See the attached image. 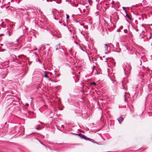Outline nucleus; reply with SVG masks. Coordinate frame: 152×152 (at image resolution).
Listing matches in <instances>:
<instances>
[{"label": "nucleus", "mask_w": 152, "mask_h": 152, "mask_svg": "<svg viewBox=\"0 0 152 152\" xmlns=\"http://www.w3.org/2000/svg\"><path fill=\"white\" fill-rule=\"evenodd\" d=\"M123 67L125 74L126 72L129 73L131 69V65L127 63H124L123 65Z\"/></svg>", "instance_id": "1"}, {"label": "nucleus", "mask_w": 152, "mask_h": 152, "mask_svg": "<svg viewBox=\"0 0 152 152\" xmlns=\"http://www.w3.org/2000/svg\"><path fill=\"white\" fill-rule=\"evenodd\" d=\"M7 70L6 68H0V75L2 78H4L7 75Z\"/></svg>", "instance_id": "2"}, {"label": "nucleus", "mask_w": 152, "mask_h": 152, "mask_svg": "<svg viewBox=\"0 0 152 152\" xmlns=\"http://www.w3.org/2000/svg\"><path fill=\"white\" fill-rule=\"evenodd\" d=\"M75 134L76 135H78L81 139H84V140H88V138L85 135L83 134H82L81 133L79 134Z\"/></svg>", "instance_id": "3"}, {"label": "nucleus", "mask_w": 152, "mask_h": 152, "mask_svg": "<svg viewBox=\"0 0 152 152\" xmlns=\"http://www.w3.org/2000/svg\"><path fill=\"white\" fill-rule=\"evenodd\" d=\"M80 7L82 9H83V12H86V10L87 9L88 7L87 6H86L83 4H80Z\"/></svg>", "instance_id": "4"}, {"label": "nucleus", "mask_w": 152, "mask_h": 152, "mask_svg": "<svg viewBox=\"0 0 152 152\" xmlns=\"http://www.w3.org/2000/svg\"><path fill=\"white\" fill-rule=\"evenodd\" d=\"M12 107H10L9 108V109L10 110H12V111H14L15 110H17L19 111L20 110V108L18 107H13V108H14V109H12Z\"/></svg>", "instance_id": "5"}, {"label": "nucleus", "mask_w": 152, "mask_h": 152, "mask_svg": "<svg viewBox=\"0 0 152 152\" xmlns=\"http://www.w3.org/2000/svg\"><path fill=\"white\" fill-rule=\"evenodd\" d=\"M117 120L118 121L119 124H121V123L122 121L124 120V118L122 117H120L117 118Z\"/></svg>", "instance_id": "6"}, {"label": "nucleus", "mask_w": 152, "mask_h": 152, "mask_svg": "<svg viewBox=\"0 0 152 152\" xmlns=\"http://www.w3.org/2000/svg\"><path fill=\"white\" fill-rule=\"evenodd\" d=\"M88 140L90 141V142H92L94 143H96L98 145H101V144H99V143H98L97 142H96V141H94V140L93 139H91L90 138H88Z\"/></svg>", "instance_id": "7"}, {"label": "nucleus", "mask_w": 152, "mask_h": 152, "mask_svg": "<svg viewBox=\"0 0 152 152\" xmlns=\"http://www.w3.org/2000/svg\"><path fill=\"white\" fill-rule=\"evenodd\" d=\"M55 34H53V36H56L58 38H60L61 37V35L60 34L58 33L57 34V33L56 32V33H54Z\"/></svg>", "instance_id": "8"}, {"label": "nucleus", "mask_w": 152, "mask_h": 152, "mask_svg": "<svg viewBox=\"0 0 152 152\" xmlns=\"http://www.w3.org/2000/svg\"><path fill=\"white\" fill-rule=\"evenodd\" d=\"M22 60H23L21 59L20 60H19L17 58L15 59V61L17 62V63H18L19 64L21 65V61H22Z\"/></svg>", "instance_id": "9"}, {"label": "nucleus", "mask_w": 152, "mask_h": 152, "mask_svg": "<svg viewBox=\"0 0 152 152\" xmlns=\"http://www.w3.org/2000/svg\"><path fill=\"white\" fill-rule=\"evenodd\" d=\"M149 83L148 85V87L150 90H152V83Z\"/></svg>", "instance_id": "10"}, {"label": "nucleus", "mask_w": 152, "mask_h": 152, "mask_svg": "<svg viewBox=\"0 0 152 152\" xmlns=\"http://www.w3.org/2000/svg\"><path fill=\"white\" fill-rule=\"evenodd\" d=\"M69 53H70L71 55L72 56H73V57H75L76 56L75 55V56L73 55V53H74L73 52H72V48H71L69 50Z\"/></svg>", "instance_id": "11"}, {"label": "nucleus", "mask_w": 152, "mask_h": 152, "mask_svg": "<svg viewBox=\"0 0 152 152\" xmlns=\"http://www.w3.org/2000/svg\"><path fill=\"white\" fill-rule=\"evenodd\" d=\"M60 48V44H58L56 46V50L59 49Z\"/></svg>", "instance_id": "12"}, {"label": "nucleus", "mask_w": 152, "mask_h": 152, "mask_svg": "<svg viewBox=\"0 0 152 152\" xmlns=\"http://www.w3.org/2000/svg\"><path fill=\"white\" fill-rule=\"evenodd\" d=\"M44 73L45 74L44 77H46L48 78H50V77L48 76L46 72H44Z\"/></svg>", "instance_id": "13"}, {"label": "nucleus", "mask_w": 152, "mask_h": 152, "mask_svg": "<svg viewBox=\"0 0 152 152\" xmlns=\"http://www.w3.org/2000/svg\"><path fill=\"white\" fill-rule=\"evenodd\" d=\"M126 16L130 20H132L131 18L129 15L128 14L126 13Z\"/></svg>", "instance_id": "14"}, {"label": "nucleus", "mask_w": 152, "mask_h": 152, "mask_svg": "<svg viewBox=\"0 0 152 152\" xmlns=\"http://www.w3.org/2000/svg\"><path fill=\"white\" fill-rule=\"evenodd\" d=\"M147 38L150 39L151 38V34H148V36H147Z\"/></svg>", "instance_id": "15"}, {"label": "nucleus", "mask_w": 152, "mask_h": 152, "mask_svg": "<svg viewBox=\"0 0 152 152\" xmlns=\"http://www.w3.org/2000/svg\"><path fill=\"white\" fill-rule=\"evenodd\" d=\"M78 9V10L80 11V13H82L83 12H82V9H81V7H79Z\"/></svg>", "instance_id": "16"}, {"label": "nucleus", "mask_w": 152, "mask_h": 152, "mask_svg": "<svg viewBox=\"0 0 152 152\" xmlns=\"http://www.w3.org/2000/svg\"><path fill=\"white\" fill-rule=\"evenodd\" d=\"M105 49H107L108 48V46L107 45V44H105Z\"/></svg>", "instance_id": "17"}, {"label": "nucleus", "mask_w": 152, "mask_h": 152, "mask_svg": "<svg viewBox=\"0 0 152 152\" xmlns=\"http://www.w3.org/2000/svg\"><path fill=\"white\" fill-rule=\"evenodd\" d=\"M124 32L125 33H127L128 32V30L126 29H124Z\"/></svg>", "instance_id": "18"}, {"label": "nucleus", "mask_w": 152, "mask_h": 152, "mask_svg": "<svg viewBox=\"0 0 152 152\" xmlns=\"http://www.w3.org/2000/svg\"><path fill=\"white\" fill-rule=\"evenodd\" d=\"M91 84L94 85H96V83L95 82H93L92 83H91Z\"/></svg>", "instance_id": "19"}, {"label": "nucleus", "mask_w": 152, "mask_h": 152, "mask_svg": "<svg viewBox=\"0 0 152 152\" xmlns=\"http://www.w3.org/2000/svg\"><path fill=\"white\" fill-rule=\"evenodd\" d=\"M69 18V15H68L67 14H66V18L67 19H68V18Z\"/></svg>", "instance_id": "20"}, {"label": "nucleus", "mask_w": 152, "mask_h": 152, "mask_svg": "<svg viewBox=\"0 0 152 152\" xmlns=\"http://www.w3.org/2000/svg\"><path fill=\"white\" fill-rule=\"evenodd\" d=\"M39 142H40V143H41V144H42V145H43L45 146V147H46V145H45L43 143H42V142H41L39 140Z\"/></svg>", "instance_id": "21"}, {"label": "nucleus", "mask_w": 152, "mask_h": 152, "mask_svg": "<svg viewBox=\"0 0 152 152\" xmlns=\"http://www.w3.org/2000/svg\"><path fill=\"white\" fill-rule=\"evenodd\" d=\"M83 26L84 28L85 29H87L88 28V27L87 26Z\"/></svg>", "instance_id": "22"}, {"label": "nucleus", "mask_w": 152, "mask_h": 152, "mask_svg": "<svg viewBox=\"0 0 152 152\" xmlns=\"http://www.w3.org/2000/svg\"><path fill=\"white\" fill-rule=\"evenodd\" d=\"M124 46L127 50H129V48L127 47L126 45H124Z\"/></svg>", "instance_id": "23"}, {"label": "nucleus", "mask_w": 152, "mask_h": 152, "mask_svg": "<svg viewBox=\"0 0 152 152\" xmlns=\"http://www.w3.org/2000/svg\"><path fill=\"white\" fill-rule=\"evenodd\" d=\"M15 43H18V39H16V41Z\"/></svg>", "instance_id": "24"}, {"label": "nucleus", "mask_w": 152, "mask_h": 152, "mask_svg": "<svg viewBox=\"0 0 152 152\" xmlns=\"http://www.w3.org/2000/svg\"><path fill=\"white\" fill-rule=\"evenodd\" d=\"M123 28V26H121L119 28V29H122Z\"/></svg>", "instance_id": "25"}, {"label": "nucleus", "mask_w": 152, "mask_h": 152, "mask_svg": "<svg viewBox=\"0 0 152 152\" xmlns=\"http://www.w3.org/2000/svg\"><path fill=\"white\" fill-rule=\"evenodd\" d=\"M82 26H84V24L83 23H81L80 24Z\"/></svg>", "instance_id": "26"}, {"label": "nucleus", "mask_w": 152, "mask_h": 152, "mask_svg": "<svg viewBox=\"0 0 152 152\" xmlns=\"http://www.w3.org/2000/svg\"><path fill=\"white\" fill-rule=\"evenodd\" d=\"M122 8L124 10H125V9L126 8V7H123Z\"/></svg>", "instance_id": "27"}, {"label": "nucleus", "mask_w": 152, "mask_h": 152, "mask_svg": "<svg viewBox=\"0 0 152 152\" xmlns=\"http://www.w3.org/2000/svg\"><path fill=\"white\" fill-rule=\"evenodd\" d=\"M136 30V31H139V30L138 29H137V28H135Z\"/></svg>", "instance_id": "28"}, {"label": "nucleus", "mask_w": 152, "mask_h": 152, "mask_svg": "<svg viewBox=\"0 0 152 152\" xmlns=\"http://www.w3.org/2000/svg\"><path fill=\"white\" fill-rule=\"evenodd\" d=\"M117 31L118 32H120V30L119 29H118L117 30Z\"/></svg>", "instance_id": "29"}, {"label": "nucleus", "mask_w": 152, "mask_h": 152, "mask_svg": "<svg viewBox=\"0 0 152 152\" xmlns=\"http://www.w3.org/2000/svg\"><path fill=\"white\" fill-rule=\"evenodd\" d=\"M31 102H33V98H31Z\"/></svg>", "instance_id": "30"}, {"label": "nucleus", "mask_w": 152, "mask_h": 152, "mask_svg": "<svg viewBox=\"0 0 152 152\" xmlns=\"http://www.w3.org/2000/svg\"><path fill=\"white\" fill-rule=\"evenodd\" d=\"M36 129H37V130H39V128L38 127H37L36 128Z\"/></svg>", "instance_id": "31"}, {"label": "nucleus", "mask_w": 152, "mask_h": 152, "mask_svg": "<svg viewBox=\"0 0 152 152\" xmlns=\"http://www.w3.org/2000/svg\"><path fill=\"white\" fill-rule=\"evenodd\" d=\"M127 100V99H126V98H125V99H124V100H125V102H126Z\"/></svg>", "instance_id": "32"}, {"label": "nucleus", "mask_w": 152, "mask_h": 152, "mask_svg": "<svg viewBox=\"0 0 152 152\" xmlns=\"http://www.w3.org/2000/svg\"><path fill=\"white\" fill-rule=\"evenodd\" d=\"M54 19L55 20H57V19L56 18V17L54 18Z\"/></svg>", "instance_id": "33"}, {"label": "nucleus", "mask_w": 152, "mask_h": 152, "mask_svg": "<svg viewBox=\"0 0 152 152\" xmlns=\"http://www.w3.org/2000/svg\"><path fill=\"white\" fill-rule=\"evenodd\" d=\"M59 23H62V22L61 21H59Z\"/></svg>", "instance_id": "34"}, {"label": "nucleus", "mask_w": 152, "mask_h": 152, "mask_svg": "<svg viewBox=\"0 0 152 152\" xmlns=\"http://www.w3.org/2000/svg\"><path fill=\"white\" fill-rule=\"evenodd\" d=\"M21 56L20 55H19L18 56V57H19V58H20Z\"/></svg>", "instance_id": "35"}, {"label": "nucleus", "mask_w": 152, "mask_h": 152, "mask_svg": "<svg viewBox=\"0 0 152 152\" xmlns=\"http://www.w3.org/2000/svg\"><path fill=\"white\" fill-rule=\"evenodd\" d=\"M63 25H64V26H66V24H64H64H63Z\"/></svg>", "instance_id": "36"}, {"label": "nucleus", "mask_w": 152, "mask_h": 152, "mask_svg": "<svg viewBox=\"0 0 152 152\" xmlns=\"http://www.w3.org/2000/svg\"><path fill=\"white\" fill-rule=\"evenodd\" d=\"M48 80H51V79L50 78H48Z\"/></svg>", "instance_id": "37"}, {"label": "nucleus", "mask_w": 152, "mask_h": 152, "mask_svg": "<svg viewBox=\"0 0 152 152\" xmlns=\"http://www.w3.org/2000/svg\"><path fill=\"white\" fill-rule=\"evenodd\" d=\"M64 54L65 55H66L67 54L65 52V53H64Z\"/></svg>", "instance_id": "38"}, {"label": "nucleus", "mask_w": 152, "mask_h": 152, "mask_svg": "<svg viewBox=\"0 0 152 152\" xmlns=\"http://www.w3.org/2000/svg\"><path fill=\"white\" fill-rule=\"evenodd\" d=\"M113 3H114V1H113L112 2V4H113Z\"/></svg>", "instance_id": "39"}, {"label": "nucleus", "mask_w": 152, "mask_h": 152, "mask_svg": "<svg viewBox=\"0 0 152 152\" xmlns=\"http://www.w3.org/2000/svg\"><path fill=\"white\" fill-rule=\"evenodd\" d=\"M1 46H2V45H3V44H1Z\"/></svg>", "instance_id": "40"}, {"label": "nucleus", "mask_w": 152, "mask_h": 152, "mask_svg": "<svg viewBox=\"0 0 152 152\" xmlns=\"http://www.w3.org/2000/svg\"><path fill=\"white\" fill-rule=\"evenodd\" d=\"M77 6H78V4H76V6L77 7Z\"/></svg>", "instance_id": "41"}, {"label": "nucleus", "mask_w": 152, "mask_h": 152, "mask_svg": "<svg viewBox=\"0 0 152 152\" xmlns=\"http://www.w3.org/2000/svg\"><path fill=\"white\" fill-rule=\"evenodd\" d=\"M147 70L148 71H149V69H147Z\"/></svg>", "instance_id": "42"}, {"label": "nucleus", "mask_w": 152, "mask_h": 152, "mask_svg": "<svg viewBox=\"0 0 152 152\" xmlns=\"http://www.w3.org/2000/svg\"><path fill=\"white\" fill-rule=\"evenodd\" d=\"M46 45H49V44H46Z\"/></svg>", "instance_id": "43"}, {"label": "nucleus", "mask_w": 152, "mask_h": 152, "mask_svg": "<svg viewBox=\"0 0 152 152\" xmlns=\"http://www.w3.org/2000/svg\"><path fill=\"white\" fill-rule=\"evenodd\" d=\"M73 35H74L75 34V32H73Z\"/></svg>", "instance_id": "44"}, {"label": "nucleus", "mask_w": 152, "mask_h": 152, "mask_svg": "<svg viewBox=\"0 0 152 152\" xmlns=\"http://www.w3.org/2000/svg\"><path fill=\"white\" fill-rule=\"evenodd\" d=\"M69 31H72V30H69Z\"/></svg>", "instance_id": "45"}, {"label": "nucleus", "mask_w": 152, "mask_h": 152, "mask_svg": "<svg viewBox=\"0 0 152 152\" xmlns=\"http://www.w3.org/2000/svg\"><path fill=\"white\" fill-rule=\"evenodd\" d=\"M72 37H73V38H74V36H73Z\"/></svg>", "instance_id": "46"}, {"label": "nucleus", "mask_w": 152, "mask_h": 152, "mask_svg": "<svg viewBox=\"0 0 152 152\" xmlns=\"http://www.w3.org/2000/svg\"><path fill=\"white\" fill-rule=\"evenodd\" d=\"M140 61H141V64L142 63V61H141L140 60Z\"/></svg>", "instance_id": "47"}, {"label": "nucleus", "mask_w": 152, "mask_h": 152, "mask_svg": "<svg viewBox=\"0 0 152 152\" xmlns=\"http://www.w3.org/2000/svg\"><path fill=\"white\" fill-rule=\"evenodd\" d=\"M9 33H10V32H9ZM9 36H10V33H9Z\"/></svg>", "instance_id": "48"}, {"label": "nucleus", "mask_w": 152, "mask_h": 152, "mask_svg": "<svg viewBox=\"0 0 152 152\" xmlns=\"http://www.w3.org/2000/svg\"><path fill=\"white\" fill-rule=\"evenodd\" d=\"M26 105H28V104L27 103L26 104Z\"/></svg>", "instance_id": "49"}, {"label": "nucleus", "mask_w": 152, "mask_h": 152, "mask_svg": "<svg viewBox=\"0 0 152 152\" xmlns=\"http://www.w3.org/2000/svg\"><path fill=\"white\" fill-rule=\"evenodd\" d=\"M67 27L68 28V29H69V28H68V27Z\"/></svg>", "instance_id": "50"}]
</instances>
